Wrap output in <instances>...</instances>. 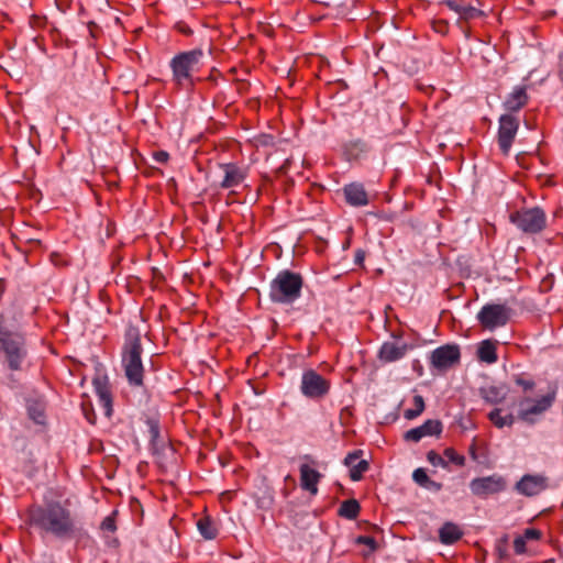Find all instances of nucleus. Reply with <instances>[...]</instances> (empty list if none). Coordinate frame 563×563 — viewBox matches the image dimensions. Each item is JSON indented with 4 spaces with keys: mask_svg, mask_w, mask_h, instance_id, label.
<instances>
[{
    "mask_svg": "<svg viewBox=\"0 0 563 563\" xmlns=\"http://www.w3.org/2000/svg\"><path fill=\"white\" fill-rule=\"evenodd\" d=\"M29 522L42 538L68 541L81 534L77 516L69 500H44L29 509Z\"/></svg>",
    "mask_w": 563,
    "mask_h": 563,
    "instance_id": "obj_1",
    "label": "nucleus"
},
{
    "mask_svg": "<svg viewBox=\"0 0 563 563\" xmlns=\"http://www.w3.org/2000/svg\"><path fill=\"white\" fill-rule=\"evenodd\" d=\"M21 318L13 309L0 311V355L12 372L23 371L29 357Z\"/></svg>",
    "mask_w": 563,
    "mask_h": 563,
    "instance_id": "obj_2",
    "label": "nucleus"
},
{
    "mask_svg": "<svg viewBox=\"0 0 563 563\" xmlns=\"http://www.w3.org/2000/svg\"><path fill=\"white\" fill-rule=\"evenodd\" d=\"M141 335L136 329H130L122 347V368L131 386L141 387L144 378V366L142 363Z\"/></svg>",
    "mask_w": 563,
    "mask_h": 563,
    "instance_id": "obj_3",
    "label": "nucleus"
},
{
    "mask_svg": "<svg viewBox=\"0 0 563 563\" xmlns=\"http://www.w3.org/2000/svg\"><path fill=\"white\" fill-rule=\"evenodd\" d=\"M203 52L200 48L176 54L170 63L173 81L179 88H191L195 85V74L199 71Z\"/></svg>",
    "mask_w": 563,
    "mask_h": 563,
    "instance_id": "obj_4",
    "label": "nucleus"
},
{
    "mask_svg": "<svg viewBox=\"0 0 563 563\" xmlns=\"http://www.w3.org/2000/svg\"><path fill=\"white\" fill-rule=\"evenodd\" d=\"M303 280L300 274L280 271L271 282L269 298L273 302L289 305L301 296Z\"/></svg>",
    "mask_w": 563,
    "mask_h": 563,
    "instance_id": "obj_5",
    "label": "nucleus"
},
{
    "mask_svg": "<svg viewBox=\"0 0 563 563\" xmlns=\"http://www.w3.org/2000/svg\"><path fill=\"white\" fill-rule=\"evenodd\" d=\"M556 387L550 388L545 395L537 398L522 397L518 401V419L534 424L540 417L551 409L556 399Z\"/></svg>",
    "mask_w": 563,
    "mask_h": 563,
    "instance_id": "obj_6",
    "label": "nucleus"
},
{
    "mask_svg": "<svg viewBox=\"0 0 563 563\" xmlns=\"http://www.w3.org/2000/svg\"><path fill=\"white\" fill-rule=\"evenodd\" d=\"M510 222L526 234H538L547 227V214L540 207L523 208L510 214Z\"/></svg>",
    "mask_w": 563,
    "mask_h": 563,
    "instance_id": "obj_7",
    "label": "nucleus"
},
{
    "mask_svg": "<svg viewBox=\"0 0 563 563\" xmlns=\"http://www.w3.org/2000/svg\"><path fill=\"white\" fill-rule=\"evenodd\" d=\"M331 382L314 369H307L302 373L300 391L305 397L320 400L329 394Z\"/></svg>",
    "mask_w": 563,
    "mask_h": 563,
    "instance_id": "obj_8",
    "label": "nucleus"
},
{
    "mask_svg": "<svg viewBox=\"0 0 563 563\" xmlns=\"http://www.w3.org/2000/svg\"><path fill=\"white\" fill-rule=\"evenodd\" d=\"M510 313L511 309L506 305L487 303L477 313V320L483 328L494 330L506 325L510 319Z\"/></svg>",
    "mask_w": 563,
    "mask_h": 563,
    "instance_id": "obj_9",
    "label": "nucleus"
},
{
    "mask_svg": "<svg viewBox=\"0 0 563 563\" xmlns=\"http://www.w3.org/2000/svg\"><path fill=\"white\" fill-rule=\"evenodd\" d=\"M506 479L498 474L476 477L470 483V489L472 494L479 498H487L490 495L501 493L506 489Z\"/></svg>",
    "mask_w": 563,
    "mask_h": 563,
    "instance_id": "obj_10",
    "label": "nucleus"
},
{
    "mask_svg": "<svg viewBox=\"0 0 563 563\" xmlns=\"http://www.w3.org/2000/svg\"><path fill=\"white\" fill-rule=\"evenodd\" d=\"M550 488V478L544 474H526L515 485L518 494L534 497Z\"/></svg>",
    "mask_w": 563,
    "mask_h": 563,
    "instance_id": "obj_11",
    "label": "nucleus"
},
{
    "mask_svg": "<svg viewBox=\"0 0 563 563\" xmlns=\"http://www.w3.org/2000/svg\"><path fill=\"white\" fill-rule=\"evenodd\" d=\"M519 129V120L517 117L507 113L499 118L498 128V145L503 154L508 155L512 142Z\"/></svg>",
    "mask_w": 563,
    "mask_h": 563,
    "instance_id": "obj_12",
    "label": "nucleus"
},
{
    "mask_svg": "<svg viewBox=\"0 0 563 563\" xmlns=\"http://www.w3.org/2000/svg\"><path fill=\"white\" fill-rule=\"evenodd\" d=\"M461 353L457 345H442L430 355L431 366L439 372H444L460 362Z\"/></svg>",
    "mask_w": 563,
    "mask_h": 563,
    "instance_id": "obj_13",
    "label": "nucleus"
},
{
    "mask_svg": "<svg viewBox=\"0 0 563 563\" xmlns=\"http://www.w3.org/2000/svg\"><path fill=\"white\" fill-rule=\"evenodd\" d=\"M92 386L104 416L110 418L113 412V396L109 378L106 375H98L93 378Z\"/></svg>",
    "mask_w": 563,
    "mask_h": 563,
    "instance_id": "obj_14",
    "label": "nucleus"
},
{
    "mask_svg": "<svg viewBox=\"0 0 563 563\" xmlns=\"http://www.w3.org/2000/svg\"><path fill=\"white\" fill-rule=\"evenodd\" d=\"M222 170V179L219 183L221 189H231L240 186L247 177V168L236 163H224L219 165Z\"/></svg>",
    "mask_w": 563,
    "mask_h": 563,
    "instance_id": "obj_15",
    "label": "nucleus"
},
{
    "mask_svg": "<svg viewBox=\"0 0 563 563\" xmlns=\"http://www.w3.org/2000/svg\"><path fill=\"white\" fill-rule=\"evenodd\" d=\"M443 430L442 422L437 419H429L423 424L405 432L404 439L408 442H419L426 437H439Z\"/></svg>",
    "mask_w": 563,
    "mask_h": 563,
    "instance_id": "obj_16",
    "label": "nucleus"
},
{
    "mask_svg": "<svg viewBox=\"0 0 563 563\" xmlns=\"http://www.w3.org/2000/svg\"><path fill=\"white\" fill-rule=\"evenodd\" d=\"M344 198L347 205L352 207H364L369 202L368 195L360 183H351L343 187Z\"/></svg>",
    "mask_w": 563,
    "mask_h": 563,
    "instance_id": "obj_17",
    "label": "nucleus"
},
{
    "mask_svg": "<svg viewBox=\"0 0 563 563\" xmlns=\"http://www.w3.org/2000/svg\"><path fill=\"white\" fill-rule=\"evenodd\" d=\"M408 350L409 345L407 343L395 341L385 342L379 349L378 357L385 363L396 362L401 360Z\"/></svg>",
    "mask_w": 563,
    "mask_h": 563,
    "instance_id": "obj_18",
    "label": "nucleus"
},
{
    "mask_svg": "<svg viewBox=\"0 0 563 563\" xmlns=\"http://www.w3.org/2000/svg\"><path fill=\"white\" fill-rule=\"evenodd\" d=\"M26 411L29 418L36 424L46 422V400L43 396L34 395L26 399Z\"/></svg>",
    "mask_w": 563,
    "mask_h": 563,
    "instance_id": "obj_19",
    "label": "nucleus"
},
{
    "mask_svg": "<svg viewBox=\"0 0 563 563\" xmlns=\"http://www.w3.org/2000/svg\"><path fill=\"white\" fill-rule=\"evenodd\" d=\"M299 472L301 488L309 492L311 495H316L318 493V483L322 477L321 473L308 463H302L299 467Z\"/></svg>",
    "mask_w": 563,
    "mask_h": 563,
    "instance_id": "obj_20",
    "label": "nucleus"
},
{
    "mask_svg": "<svg viewBox=\"0 0 563 563\" xmlns=\"http://www.w3.org/2000/svg\"><path fill=\"white\" fill-rule=\"evenodd\" d=\"M361 450L349 453L344 459V464L350 468V478L353 482H357L363 477V474L368 470L369 464L366 460L358 459L362 455Z\"/></svg>",
    "mask_w": 563,
    "mask_h": 563,
    "instance_id": "obj_21",
    "label": "nucleus"
},
{
    "mask_svg": "<svg viewBox=\"0 0 563 563\" xmlns=\"http://www.w3.org/2000/svg\"><path fill=\"white\" fill-rule=\"evenodd\" d=\"M529 97L526 86H516L504 101V108L509 112H517L528 103Z\"/></svg>",
    "mask_w": 563,
    "mask_h": 563,
    "instance_id": "obj_22",
    "label": "nucleus"
},
{
    "mask_svg": "<svg viewBox=\"0 0 563 563\" xmlns=\"http://www.w3.org/2000/svg\"><path fill=\"white\" fill-rule=\"evenodd\" d=\"M478 394L485 402L498 405L506 399L508 388L505 385H484L478 389Z\"/></svg>",
    "mask_w": 563,
    "mask_h": 563,
    "instance_id": "obj_23",
    "label": "nucleus"
},
{
    "mask_svg": "<svg viewBox=\"0 0 563 563\" xmlns=\"http://www.w3.org/2000/svg\"><path fill=\"white\" fill-rule=\"evenodd\" d=\"M462 537V529L453 522H445L439 530V539L443 544H453Z\"/></svg>",
    "mask_w": 563,
    "mask_h": 563,
    "instance_id": "obj_24",
    "label": "nucleus"
},
{
    "mask_svg": "<svg viewBox=\"0 0 563 563\" xmlns=\"http://www.w3.org/2000/svg\"><path fill=\"white\" fill-rule=\"evenodd\" d=\"M477 357L481 362L493 364L497 361L496 345L490 340L481 342L477 350Z\"/></svg>",
    "mask_w": 563,
    "mask_h": 563,
    "instance_id": "obj_25",
    "label": "nucleus"
},
{
    "mask_svg": "<svg viewBox=\"0 0 563 563\" xmlns=\"http://www.w3.org/2000/svg\"><path fill=\"white\" fill-rule=\"evenodd\" d=\"M197 528L206 540H212L218 536L217 523L209 516H203L198 519Z\"/></svg>",
    "mask_w": 563,
    "mask_h": 563,
    "instance_id": "obj_26",
    "label": "nucleus"
},
{
    "mask_svg": "<svg viewBox=\"0 0 563 563\" xmlns=\"http://www.w3.org/2000/svg\"><path fill=\"white\" fill-rule=\"evenodd\" d=\"M503 409L501 408H495L488 413L489 421L496 427V428H504V427H511L515 423V417L512 413H507L505 416L501 415Z\"/></svg>",
    "mask_w": 563,
    "mask_h": 563,
    "instance_id": "obj_27",
    "label": "nucleus"
},
{
    "mask_svg": "<svg viewBox=\"0 0 563 563\" xmlns=\"http://www.w3.org/2000/svg\"><path fill=\"white\" fill-rule=\"evenodd\" d=\"M360 509L361 507L356 499H347L341 504L339 515L343 518L353 520L358 516Z\"/></svg>",
    "mask_w": 563,
    "mask_h": 563,
    "instance_id": "obj_28",
    "label": "nucleus"
},
{
    "mask_svg": "<svg viewBox=\"0 0 563 563\" xmlns=\"http://www.w3.org/2000/svg\"><path fill=\"white\" fill-rule=\"evenodd\" d=\"M413 408L406 409L404 417L408 420H412L420 416L424 410V400L421 395H416L412 398Z\"/></svg>",
    "mask_w": 563,
    "mask_h": 563,
    "instance_id": "obj_29",
    "label": "nucleus"
},
{
    "mask_svg": "<svg viewBox=\"0 0 563 563\" xmlns=\"http://www.w3.org/2000/svg\"><path fill=\"white\" fill-rule=\"evenodd\" d=\"M345 151L349 155L357 156L367 151V145L362 140H353L345 144Z\"/></svg>",
    "mask_w": 563,
    "mask_h": 563,
    "instance_id": "obj_30",
    "label": "nucleus"
},
{
    "mask_svg": "<svg viewBox=\"0 0 563 563\" xmlns=\"http://www.w3.org/2000/svg\"><path fill=\"white\" fill-rule=\"evenodd\" d=\"M482 15V11L473 5L464 4L460 19L464 21L474 20Z\"/></svg>",
    "mask_w": 563,
    "mask_h": 563,
    "instance_id": "obj_31",
    "label": "nucleus"
},
{
    "mask_svg": "<svg viewBox=\"0 0 563 563\" xmlns=\"http://www.w3.org/2000/svg\"><path fill=\"white\" fill-rule=\"evenodd\" d=\"M444 456L449 460V462L457 466H463L465 464V457L456 453V451L452 448H448L444 450Z\"/></svg>",
    "mask_w": 563,
    "mask_h": 563,
    "instance_id": "obj_32",
    "label": "nucleus"
},
{
    "mask_svg": "<svg viewBox=\"0 0 563 563\" xmlns=\"http://www.w3.org/2000/svg\"><path fill=\"white\" fill-rule=\"evenodd\" d=\"M115 516H117V511H113L111 515L107 516L101 525H100V529L103 531V532H110V533H113L115 530H117V525H115Z\"/></svg>",
    "mask_w": 563,
    "mask_h": 563,
    "instance_id": "obj_33",
    "label": "nucleus"
},
{
    "mask_svg": "<svg viewBox=\"0 0 563 563\" xmlns=\"http://www.w3.org/2000/svg\"><path fill=\"white\" fill-rule=\"evenodd\" d=\"M514 382L516 385L520 386L523 391L532 390L536 386L534 380L526 378L522 375H516L514 377Z\"/></svg>",
    "mask_w": 563,
    "mask_h": 563,
    "instance_id": "obj_34",
    "label": "nucleus"
},
{
    "mask_svg": "<svg viewBox=\"0 0 563 563\" xmlns=\"http://www.w3.org/2000/svg\"><path fill=\"white\" fill-rule=\"evenodd\" d=\"M427 459L433 466H441V467L448 466V462L444 460V457H442L434 451H429L427 454Z\"/></svg>",
    "mask_w": 563,
    "mask_h": 563,
    "instance_id": "obj_35",
    "label": "nucleus"
},
{
    "mask_svg": "<svg viewBox=\"0 0 563 563\" xmlns=\"http://www.w3.org/2000/svg\"><path fill=\"white\" fill-rule=\"evenodd\" d=\"M412 478L419 486L423 487L427 484L429 476L424 468H417L413 471Z\"/></svg>",
    "mask_w": 563,
    "mask_h": 563,
    "instance_id": "obj_36",
    "label": "nucleus"
},
{
    "mask_svg": "<svg viewBox=\"0 0 563 563\" xmlns=\"http://www.w3.org/2000/svg\"><path fill=\"white\" fill-rule=\"evenodd\" d=\"M357 544H364L369 548V552H374L377 548L376 540L369 536H360L356 539Z\"/></svg>",
    "mask_w": 563,
    "mask_h": 563,
    "instance_id": "obj_37",
    "label": "nucleus"
},
{
    "mask_svg": "<svg viewBox=\"0 0 563 563\" xmlns=\"http://www.w3.org/2000/svg\"><path fill=\"white\" fill-rule=\"evenodd\" d=\"M521 537L525 538L526 541L539 540L542 537V532L536 528H528L525 530V532Z\"/></svg>",
    "mask_w": 563,
    "mask_h": 563,
    "instance_id": "obj_38",
    "label": "nucleus"
},
{
    "mask_svg": "<svg viewBox=\"0 0 563 563\" xmlns=\"http://www.w3.org/2000/svg\"><path fill=\"white\" fill-rule=\"evenodd\" d=\"M526 543L527 541L525 540V538H522L521 536L517 537L515 540H514V550H515V553L516 554H523L526 553Z\"/></svg>",
    "mask_w": 563,
    "mask_h": 563,
    "instance_id": "obj_39",
    "label": "nucleus"
},
{
    "mask_svg": "<svg viewBox=\"0 0 563 563\" xmlns=\"http://www.w3.org/2000/svg\"><path fill=\"white\" fill-rule=\"evenodd\" d=\"M450 10L454 11L459 14V16L462 13L464 4L459 3L456 0H444L443 2Z\"/></svg>",
    "mask_w": 563,
    "mask_h": 563,
    "instance_id": "obj_40",
    "label": "nucleus"
},
{
    "mask_svg": "<svg viewBox=\"0 0 563 563\" xmlns=\"http://www.w3.org/2000/svg\"><path fill=\"white\" fill-rule=\"evenodd\" d=\"M153 159L159 164H165L169 159V154L165 151H157L153 153Z\"/></svg>",
    "mask_w": 563,
    "mask_h": 563,
    "instance_id": "obj_41",
    "label": "nucleus"
},
{
    "mask_svg": "<svg viewBox=\"0 0 563 563\" xmlns=\"http://www.w3.org/2000/svg\"><path fill=\"white\" fill-rule=\"evenodd\" d=\"M423 487L432 492H439L442 489V484L429 478Z\"/></svg>",
    "mask_w": 563,
    "mask_h": 563,
    "instance_id": "obj_42",
    "label": "nucleus"
},
{
    "mask_svg": "<svg viewBox=\"0 0 563 563\" xmlns=\"http://www.w3.org/2000/svg\"><path fill=\"white\" fill-rule=\"evenodd\" d=\"M364 258H365V252L363 250H357L355 252V258H354L355 263L357 265H361L364 262Z\"/></svg>",
    "mask_w": 563,
    "mask_h": 563,
    "instance_id": "obj_43",
    "label": "nucleus"
},
{
    "mask_svg": "<svg viewBox=\"0 0 563 563\" xmlns=\"http://www.w3.org/2000/svg\"><path fill=\"white\" fill-rule=\"evenodd\" d=\"M303 459L307 460V461H310L312 465L317 464V462L311 456H309V455H305Z\"/></svg>",
    "mask_w": 563,
    "mask_h": 563,
    "instance_id": "obj_44",
    "label": "nucleus"
},
{
    "mask_svg": "<svg viewBox=\"0 0 563 563\" xmlns=\"http://www.w3.org/2000/svg\"><path fill=\"white\" fill-rule=\"evenodd\" d=\"M27 241H29V242H34V243H38V242H40V240H37V239H33V238L27 239Z\"/></svg>",
    "mask_w": 563,
    "mask_h": 563,
    "instance_id": "obj_45",
    "label": "nucleus"
}]
</instances>
